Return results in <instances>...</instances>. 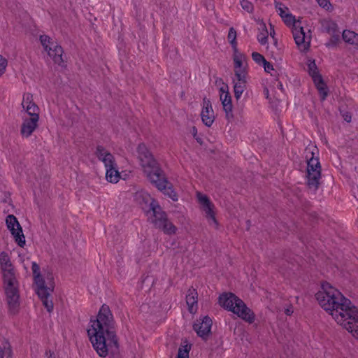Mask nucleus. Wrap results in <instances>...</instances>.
I'll list each match as a JSON object with an SVG mask.
<instances>
[{"instance_id": "a19ab883", "label": "nucleus", "mask_w": 358, "mask_h": 358, "mask_svg": "<svg viewBox=\"0 0 358 358\" xmlns=\"http://www.w3.org/2000/svg\"><path fill=\"white\" fill-rule=\"evenodd\" d=\"M317 1L321 7L326 10H329L331 6L329 0H317Z\"/></svg>"}, {"instance_id": "aec40b11", "label": "nucleus", "mask_w": 358, "mask_h": 358, "mask_svg": "<svg viewBox=\"0 0 358 358\" xmlns=\"http://www.w3.org/2000/svg\"><path fill=\"white\" fill-rule=\"evenodd\" d=\"M233 60L234 63V71L238 69H247V58L245 55L238 52L237 48H235L233 55Z\"/></svg>"}, {"instance_id": "39448f33", "label": "nucleus", "mask_w": 358, "mask_h": 358, "mask_svg": "<svg viewBox=\"0 0 358 358\" xmlns=\"http://www.w3.org/2000/svg\"><path fill=\"white\" fill-rule=\"evenodd\" d=\"M219 304L224 308L233 312L239 317L249 323L255 321L253 312L245 305V303L233 293H224L218 298Z\"/></svg>"}, {"instance_id": "a211bd4d", "label": "nucleus", "mask_w": 358, "mask_h": 358, "mask_svg": "<svg viewBox=\"0 0 358 358\" xmlns=\"http://www.w3.org/2000/svg\"><path fill=\"white\" fill-rule=\"evenodd\" d=\"M186 303L188 306V310L191 313H194L198 309V293L195 289L189 288L186 295Z\"/></svg>"}, {"instance_id": "f3484780", "label": "nucleus", "mask_w": 358, "mask_h": 358, "mask_svg": "<svg viewBox=\"0 0 358 358\" xmlns=\"http://www.w3.org/2000/svg\"><path fill=\"white\" fill-rule=\"evenodd\" d=\"M96 155L99 160L103 162L106 169L117 165L113 155L101 145L96 147Z\"/></svg>"}, {"instance_id": "ea45409f", "label": "nucleus", "mask_w": 358, "mask_h": 358, "mask_svg": "<svg viewBox=\"0 0 358 358\" xmlns=\"http://www.w3.org/2000/svg\"><path fill=\"white\" fill-rule=\"evenodd\" d=\"M7 60L0 55V76L4 73L7 66Z\"/></svg>"}, {"instance_id": "603ef678", "label": "nucleus", "mask_w": 358, "mask_h": 358, "mask_svg": "<svg viewBox=\"0 0 358 358\" xmlns=\"http://www.w3.org/2000/svg\"><path fill=\"white\" fill-rule=\"evenodd\" d=\"M11 353H12L11 350L10 349H8V356L10 357L11 356Z\"/></svg>"}, {"instance_id": "0eeeda50", "label": "nucleus", "mask_w": 358, "mask_h": 358, "mask_svg": "<svg viewBox=\"0 0 358 358\" xmlns=\"http://www.w3.org/2000/svg\"><path fill=\"white\" fill-rule=\"evenodd\" d=\"M31 269L36 285V293L48 312L51 313L53 310V303L48 298L53 292V282L50 283L48 287L45 285V281L40 273V266L36 262L32 263Z\"/></svg>"}, {"instance_id": "7c9ffc66", "label": "nucleus", "mask_w": 358, "mask_h": 358, "mask_svg": "<svg viewBox=\"0 0 358 358\" xmlns=\"http://www.w3.org/2000/svg\"><path fill=\"white\" fill-rule=\"evenodd\" d=\"M281 18L287 25H293L295 27H296V24L297 22L296 21L294 16L291 13H287Z\"/></svg>"}, {"instance_id": "ddd939ff", "label": "nucleus", "mask_w": 358, "mask_h": 358, "mask_svg": "<svg viewBox=\"0 0 358 358\" xmlns=\"http://www.w3.org/2000/svg\"><path fill=\"white\" fill-rule=\"evenodd\" d=\"M135 200L141 207L145 210L148 208V210L152 209L155 204H158L157 201H155L151 196L144 191H139L135 194Z\"/></svg>"}, {"instance_id": "e433bc0d", "label": "nucleus", "mask_w": 358, "mask_h": 358, "mask_svg": "<svg viewBox=\"0 0 358 358\" xmlns=\"http://www.w3.org/2000/svg\"><path fill=\"white\" fill-rule=\"evenodd\" d=\"M252 58L258 64H263V63L266 60L263 55H262L261 54H259L257 52H252Z\"/></svg>"}, {"instance_id": "37998d69", "label": "nucleus", "mask_w": 358, "mask_h": 358, "mask_svg": "<svg viewBox=\"0 0 358 358\" xmlns=\"http://www.w3.org/2000/svg\"><path fill=\"white\" fill-rule=\"evenodd\" d=\"M343 117L347 122H350L351 121V115L348 112L343 114Z\"/></svg>"}, {"instance_id": "8fccbe9b", "label": "nucleus", "mask_w": 358, "mask_h": 358, "mask_svg": "<svg viewBox=\"0 0 358 358\" xmlns=\"http://www.w3.org/2000/svg\"><path fill=\"white\" fill-rule=\"evenodd\" d=\"M264 91H265V94L266 96V98H268V90L266 89Z\"/></svg>"}, {"instance_id": "cd10ccee", "label": "nucleus", "mask_w": 358, "mask_h": 358, "mask_svg": "<svg viewBox=\"0 0 358 358\" xmlns=\"http://www.w3.org/2000/svg\"><path fill=\"white\" fill-rule=\"evenodd\" d=\"M236 80L234 82L247 83V69H238L234 71Z\"/></svg>"}, {"instance_id": "20e7f679", "label": "nucleus", "mask_w": 358, "mask_h": 358, "mask_svg": "<svg viewBox=\"0 0 358 358\" xmlns=\"http://www.w3.org/2000/svg\"><path fill=\"white\" fill-rule=\"evenodd\" d=\"M0 264L8 309L10 313L15 314L20 306L18 282L10 257L6 252L0 254Z\"/></svg>"}, {"instance_id": "f704fd0d", "label": "nucleus", "mask_w": 358, "mask_h": 358, "mask_svg": "<svg viewBox=\"0 0 358 358\" xmlns=\"http://www.w3.org/2000/svg\"><path fill=\"white\" fill-rule=\"evenodd\" d=\"M324 28L329 34H334L337 31V25L333 22H327Z\"/></svg>"}, {"instance_id": "79ce46f5", "label": "nucleus", "mask_w": 358, "mask_h": 358, "mask_svg": "<svg viewBox=\"0 0 358 358\" xmlns=\"http://www.w3.org/2000/svg\"><path fill=\"white\" fill-rule=\"evenodd\" d=\"M263 66L266 72L269 73L271 71L273 70V65L266 60L263 63Z\"/></svg>"}, {"instance_id": "4be33fe9", "label": "nucleus", "mask_w": 358, "mask_h": 358, "mask_svg": "<svg viewBox=\"0 0 358 358\" xmlns=\"http://www.w3.org/2000/svg\"><path fill=\"white\" fill-rule=\"evenodd\" d=\"M313 82L320 93L321 100H325L328 95V88L324 83L322 76H315Z\"/></svg>"}, {"instance_id": "a878e982", "label": "nucleus", "mask_w": 358, "mask_h": 358, "mask_svg": "<svg viewBox=\"0 0 358 358\" xmlns=\"http://www.w3.org/2000/svg\"><path fill=\"white\" fill-rule=\"evenodd\" d=\"M214 205L212 203H210L209 205H205L203 208L206 213V217L211 220L216 227H217L218 223L215 218V213L213 211Z\"/></svg>"}, {"instance_id": "6ab92c4d", "label": "nucleus", "mask_w": 358, "mask_h": 358, "mask_svg": "<svg viewBox=\"0 0 358 358\" xmlns=\"http://www.w3.org/2000/svg\"><path fill=\"white\" fill-rule=\"evenodd\" d=\"M153 206L152 211L153 218L152 220V222L155 224V226L157 228L162 224V223L167 219L166 214L164 211L162 210V208L159 204H155Z\"/></svg>"}, {"instance_id": "7ed1b4c3", "label": "nucleus", "mask_w": 358, "mask_h": 358, "mask_svg": "<svg viewBox=\"0 0 358 358\" xmlns=\"http://www.w3.org/2000/svg\"><path fill=\"white\" fill-rule=\"evenodd\" d=\"M137 153L143 172L150 182L173 201H178V195L172 185L168 181L163 170L144 143L138 145Z\"/></svg>"}, {"instance_id": "f8f14e48", "label": "nucleus", "mask_w": 358, "mask_h": 358, "mask_svg": "<svg viewBox=\"0 0 358 358\" xmlns=\"http://www.w3.org/2000/svg\"><path fill=\"white\" fill-rule=\"evenodd\" d=\"M201 116L202 122L207 127H210L214 122L215 115L211 102L206 98L203 99V108L201 113Z\"/></svg>"}, {"instance_id": "09e8293b", "label": "nucleus", "mask_w": 358, "mask_h": 358, "mask_svg": "<svg viewBox=\"0 0 358 358\" xmlns=\"http://www.w3.org/2000/svg\"><path fill=\"white\" fill-rule=\"evenodd\" d=\"M278 87L280 90H283L282 85V83H278Z\"/></svg>"}, {"instance_id": "3c124183", "label": "nucleus", "mask_w": 358, "mask_h": 358, "mask_svg": "<svg viewBox=\"0 0 358 358\" xmlns=\"http://www.w3.org/2000/svg\"><path fill=\"white\" fill-rule=\"evenodd\" d=\"M194 138H195V139L197 141V142H199V143H201V138H197L196 136V137H194Z\"/></svg>"}, {"instance_id": "5701e85b", "label": "nucleus", "mask_w": 358, "mask_h": 358, "mask_svg": "<svg viewBox=\"0 0 358 358\" xmlns=\"http://www.w3.org/2000/svg\"><path fill=\"white\" fill-rule=\"evenodd\" d=\"M342 36L346 43L356 46L358 45V34L352 31L344 30Z\"/></svg>"}, {"instance_id": "6e6552de", "label": "nucleus", "mask_w": 358, "mask_h": 358, "mask_svg": "<svg viewBox=\"0 0 358 358\" xmlns=\"http://www.w3.org/2000/svg\"><path fill=\"white\" fill-rule=\"evenodd\" d=\"M40 41L45 51L48 52V55L53 59L55 63L61 65L63 62V49L60 45L47 35H43L40 37Z\"/></svg>"}, {"instance_id": "de8ad7c7", "label": "nucleus", "mask_w": 358, "mask_h": 358, "mask_svg": "<svg viewBox=\"0 0 358 358\" xmlns=\"http://www.w3.org/2000/svg\"><path fill=\"white\" fill-rule=\"evenodd\" d=\"M3 355H4V352L3 351L1 348L0 347V358H3Z\"/></svg>"}, {"instance_id": "a18cd8bd", "label": "nucleus", "mask_w": 358, "mask_h": 358, "mask_svg": "<svg viewBox=\"0 0 358 358\" xmlns=\"http://www.w3.org/2000/svg\"><path fill=\"white\" fill-rule=\"evenodd\" d=\"M285 313L287 315H291L292 313H293V308L292 306L286 308L285 310Z\"/></svg>"}, {"instance_id": "423d86ee", "label": "nucleus", "mask_w": 358, "mask_h": 358, "mask_svg": "<svg viewBox=\"0 0 358 358\" xmlns=\"http://www.w3.org/2000/svg\"><path fill=\"white\" fill-rule=\"evenodd\" d=\"M317 152L316 147L313 150L310 148L306 149V159L307 160V185L309 188L317 190L320 185V180L321 178L322 168L319 158L315 157V152Z\"/></svg>"}, {"instance_id": "473e14b6", "label": "nucleus", "mask_w": 358, "mask_h": 358, "mask_svg": "<svg viewBox=\"0 0 358 358\" xmlns=\"http://www.w3.org/2000/svg\"><path fill=\"white\" fill-rule=\"evenodd\" d=\"M190 346L187 345L181 346L178 349L177 358H188Z\"/></svg>"}, {"instance_id": "4468645a", "label": "nucleus", "mask_w": 358, "mask_h": 358, "mask_svg": "<svg viewBox=\"0 0 358 358\" xmlns=\"http://www.w3.org/2000/svg\"><path fill=\"white\" fill-rule=\"evenodd\" d=\"M22 106L30 117H39L40 109L33 101V96L31 94L27 93L24 94Z\"/></svg>"}, {"instance_id": "9d476101", "label": "nucleus", "mask_w": 358, "mask_h": 358, "mask_svg": "<svg viewBox=\"0 0 358 358\" xmlns=\"http://www.w3.org/2000/svg\"><path fill=\"white\" fill-rule=\"evenodd\" d=\"M212 324V320L208 316H205L203 319L196 320L193 325V329L199 336L206 339L210 334Z\"/></svg>"}, {"instance_id": "1a4fd4ad", "label": "nucleus", "mask_w": 358, "mask_h": 358, "mask_svg": "<svg viewBox=\"0 0 358 358\" xmlns=\"http://www.w3.org/2000/svg\"><path fill=\"white\" fill-rule=\"evenodd\" d=\"M6 223L16 243L20 247H24L25 245V237L15 216L13 215H8L6 219Z\"/></svg>"}, {"instance_id": "393cba45", "label": "nucleus", "mask_w": 358, "mask_h": 358, "mask_svg": "<svg viewBox=\"0 0 358 358\" xmlns=\"http://www.w3.org/2000/svg\"><path fill=\"white\" fill-rule=\"evenodd\" d=\"M234 83V97L236 99V101H238L243 93L245 92V90L247 88V83H238V82H233Z\"/></svg>"}, {"instance_id": "f03ea898", "label": "nucleus", "mask_w": 358, "mask_h": 358, "mask_svg": "<svg viewBox=\"0 0 358 358\" xmlns=\"http://www.w3.org/2000/svg\"><path fill=\"white\" fill-rule=\"evenodd\" d=\"M90 322L91 327L87 329V334L97 354L101 357L110 355L113 358H120L115 322L108 306L103 304L96 319Z\"/></svg>"}, {"instance_id": "412c9836", "label": "nucleus", "mask_w": 358, "mask_h": 358, "mask_svg": "<svg viewBox=\"0 0 358 358\" xmlns=\"http://www.w3.org/2000/svg\"><path fill=\"white\" fill-rule=\"evenodd\" d=\"M313 82L320 93L321 100H325L328 95V88L324 83L322 76H315Z\"/></svg>"}, {"instance_id": "c85d7f7f", "label": "nucleus", "mask_w": 358, "mask_h": 358, "mask_svg": "<svg viewBox=\"0 0 358 358\" xmlns=\"http://www.w3.org/2000/svg\"><path fill=\"white\" fill-rule=\"evenodd\" d=\"M257 40L261 45H266L268 42V31L264 24L262 31L257 35Z\"/></svg>"}, {"instance_id": "2eb2a0df", "label": "nucleus", "mask_w": 358, "mask_h": 358, "mask_svg": "<svg viewBox=\"0 0 358 358\" xmlns=\"http://www.w3.org/2000/svg\"><path fill=\"white\" fill-rule=\"evenodd\" d=\"M220 91L222 92L220 94V100L223 106V109L225 112L226 119L228 121H231L234 118L231 96L229 92L227 90L225 91L223 87L220 89Z\"/></svg>"}, {"instance_id": "864d4df0", "label": "nucleus", "mask_w": 358, "mask_h": 358, "mask_svg": "<svg viewBox=\"0 0 358 358\" xmlns=\"http://www.w3.org/2000/svg\"><path fill=\"white\" fill-rule=\"evenodd\" d=\"M357 47H358V45Z\"/></svg>"}, {"instance_id": "c756f323", "label": "nucleus", "mask_w": 358, "mask_h": 358, "mask_svg": "<svg viewBox=\"0 0 358 358\" xmlns=\"http://www.w3.org/2000/svg\"><path fill=\"white\" fill-rule=\"evenodd\" d=\"M227 38H228L229 43L233 46L234 49L235 50V48H236V45H237L236 31L233 27H231L229 29Z\"/></svg>"}, {"instance_id": "72a5a7b5", "label": "nucleus", "mask_w": 358, "mask_h": 358, "mask_svg": "<svg viewBox=\"0 0 358 358\" xmlns=\"http://www.w3.org/2000/svg\"><path fill=\"white\" fill-rule=\"evenodd\" d=\"M275 6L277 12L278 13V15L281 17L287 13L286 10H288V8L280 2L275 1Z\"/></svg>"}, {"instance_id": "9b49d317", "label": "nucleus", "mask_w": 358, "mask_h": 358, "mask_svg": "<svg viewBox=\"0 0 358 358\" xmlns=\"http://www.w3.org/2000/svg\"><path fill=\"white\" fill-rule=\"evenodd\" d=\"M293 36L296 44L301 51L305 52L308 50L310 43V36H306L303 27H301L299 29L295 28L293 31Z\"/></svg>"}, {"instance_id": "2f4dec72", "label": "nucleus", "mask_w": 358, "mask_h": 358, "mask_svg": "<svg viewBox=\"0 0 358 358\" xmlns=\"http://www.w3.org/2000/svg\"><path fill=\"white\" fill-rule=\"evenodd\" d=\"M308 71L309 74L312 77L313 80L315 78V76H322L317 71V68L315 63V61H311L308 64Z\"/></svg>"}, {"instance_id": "c03bdc74", "label": "nucleus", "mask_w": 358, "mask_h": 358, "mask_svg": "<svg viewBox=\"0 0 358 358\" xmlns=\"http://www.w3.org/2000/svg\"><path fill=\"white\" fill-rule=\"evenodd\" d=\"M45 356L46 358H55L54 352H51L50 350L45 352Z\"/></svg>"}, {"instance_id": "58836bf2", "label": "nucleus", "mask_w": 358, "mask_h": 358, "mask_svg": "<svg viewBox=\"0 0 358 358\" xmlns=\"http://www.w3.org/2000/svg\"><path fill=\"white\" fill-rule=\"evenodd\" d=\"M197 197L199 203L203 206V207L205 205H209V203H211L207 196L203 195L199 192L197 194Z\"/></svg>"}, {"instance_id": "b1692460", "label": "nucleus", "mask_w": 358, "mask_h": 358, "mask_svg": "<svg viewBox=\"0 0 358 358\" xmlns=\"http://www.w3.org/2000/svg\"><path fill=\"white\" fill-rule=\"evenodd\" d=\"M106 178L110 182H117L120 178V173L117 169V165L106 169Z\"/></svg>"}, {"instance_id": "4c0bfd02", "label": "nucleus", "mask_w": 358, "mask_h": 358, "mask_svg": "<svg viewBox=\"0 0 358 358\" xmlns=\"http://www.w3.org/2000/svg\"><path fill=\"white\" fill-rule=\"evenodd\" d=\"M340 36L337 34H332L329 41L326 44L327 47L336 46L339 41Z\"/></svg>"}, {"instance_id": "49530a36", "label": "nucleus", "mask_w": 358, "mask_h": 358, "mask_svg": "<svg viewBox=\"0 0 358 358\" xmlns=\"http://www.w3.org/2000/svg\"><path fill=\"white\" fill-rule=\"evenodd\" d=\"M192 134H193L194 137L196 136L197 129H196V128L195 127H192Z\"/></svg>"}, {"instance_id": "c9c22d12", "label": "nucleus", "mask_w": 358, "mask_h": 358, "mask_svg": "<svg viewBox=\"0 0 358 358\" xmlns=\"http://www.w3.org/2000/svg\"><path fill=\"white\" fill-rule=\"evenodd\" d=\"M241 5L242 8L248 11V13H251L253 11V5L248 0H241Z\"/></svg>"}, {"instance_id": "f257e3e1", "label": "nucleus", "mask_w": 358, "mask_h": 358, "mask_svg": "<svg viewBox=\"0 0 358 358\" xmlns=\"http://www.w3.org/2000/svg\"><path fill=\"white\" fill-rule=\"evenodd\" d=\"M315 298L320 306L338 324L358 338V308L348 299L328 282L322 285V289L316 293Z\"/></svg>"}, {"instance_id": "bb28decb", "label": "nucleus", "mask_w": 358, "mask_h": 358, "mask_svg": "<svg viewBox=\"0 0 358 358\" xmlns=\"http://www.w3.org/2000/svg\"><path fill=\"white\" fill-rule=\"evenodd\" d=\"M157 228L162 229L167 234H174L176 231V227L169 221L168 218Z\"/></svg>"}, {"instance_id": "dca6fc26", "label": "nucleus", "mask_w": 358, "mask_h": 358, "mask_svg": "<svg viewBox=\"0 0 358 358\" xmlns=\"http://www.w3.org/2000/svg\"><path fill=\"white\" fill-rule=\"evenodd\" d=\"M39 117H30L25 118L21 126L20 133L22 136L26 138L30 136L38 127Z\"/></svg>"}]
</instances>
